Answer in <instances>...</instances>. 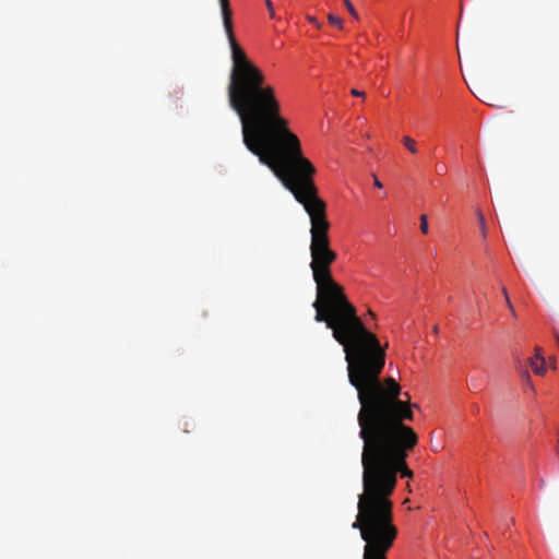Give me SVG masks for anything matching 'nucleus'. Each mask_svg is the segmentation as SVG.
I'll use <instances>...</instances> for the list:
<instances>
[{"label": "nucleus", "instance_id": "obj_1", "mask_svg": "<svg viewBox=\"0 0 559 559\" xmlns=\"http://www.w3.org/2000/svg\"><path fill=\"white\" fill-rule=\"evenodd\" d=\"M530 364L534 372L537 374H543L546 371V362L539 349L536 350L535 358L530 359Z\"/></svg>", "mask_w": 559, "mask_h": 559}, {"label": "nucleus", "instance_id": "obj_2", "mask_svg": "<svg viewBox=\"0 0 559 559\" xmlns=\"http://www.w3.org/2000/svg\"><path fill=\"white\" fill-rule=\"evenodd\" d=\"M403 143L411 153H413V154L417 153L416 144L413 139H411L409 136H404Z\"/></svg>", "mask_w": 559, "mask_h": 559}, {"label": "nucleus", "instance_id": "obj_3", "mask_svg": "<svg viewBox=\"0 0 559 559\" xmlns=\"http://www.w3.org/2000/svg\"><path fill=\"white\" fill-rule=\"evenodd\" d=\"M328 19L331 24H333L340 28L343 27V21L338 16H336L334 14H329Z\"/></svg>", "mask_w": 559, "mask_h": 559}, {"label": "nucleus", "instance_id": "obj_4", "mask_svg": "<svg viewBox=\"0 0 559 559\" xmlns=\"http://www.w3.org/2000/svg\"><path fill=\"white\" fill-rule=\"evenodd\" d=\"M420 230L424 233V234H427L428 233V218H427V215L423 214L420 216Z\"/></svg>", "mask_w": 559, "mask_h": 559}, {"label": "nucleus", "instance_id": "obj_5", "mask_svg": "<svg viewBox=\"0 0 559 559\" xmlns=\"http://www.w3.org/2000/svg\"><path fill=\"white\" fill-rule=\"evenodd\" d=\"M344 3L348 10V12L355 17L357 19L358 17V14L354 8V5L352 4V2L349 0H344Z\"/></svg>", "mask_w": 559, "mask_h": 559}, {"label": "nucleus", "instance_id": "obj_6", "mask_svg": "<svg viewBox=\"0 0 559 559\" xmlns=\"http://www.w3.org/2000/svg\"><path fill=\"white\" fill-rule=\"evenodd\" d=\"M265 4H266V8H267L270 17L271 19H276V14H275L272 1L271 0H265Z\"/></svg>", "mask_w": 559, "mask_h": 559}, {"label": "nucleus", "instance_id": "obj_7", "mask_svg": "<svg viewBox=\"0 0 559 559\" xmlns=\"http://www.w3.org/2000/svg\"><path fill=\"white\" fill-rule=\"evenodd\" d=\"M477 216H478V221H479V225H480L481 231L485 235V233H486V223H485L484 215L480 212H478Z\"/></svg>", "mask_w": 559, "mask_h": 559}, {"label": "nucleus", "instance_id": "obj_8", "mask_svg": "<svg viewBox=\"0 0 559 559\" xmlns=\"http://www.w3.org/2000/svg\"><path fill=\"white\" fill-rule=\"evenodd\" d=\"M308 21L310 23H312L316 27L320 28L321 27V23L314 17V16H307Z\"/></svg>", "mask_w": 559, "mask_h": 559}, {"label": "nucleus", "instance_id": "obj_9", "mask_svg": "<svg viewBox=\"0 0 559 559\" xmlns=\"http://www.w3.org/2000/svg\"><path fill=\"white\" fill-rule=\"evenodd\" d=\"M436 170L438 174H443L447 170V167L444 164L439 163L436 165Z\"/></svg>", "mask_w": 559, "mask_h": 559}, {"label": "nucleus", "instance_id": "obj_10", "mask_svg": "<svg viewBox=\"0 0 559 559\" xmlns=\"http://www.w3.org/2000/svg\"><path fill=\"white\" fill-rule=\"evenodd\" d=\"M350 94H352L353 96H356V97H364V96H365V93H364V92H361V91H359V90H357V88H353V90L350 91Z\"/></svg>", "mask_w": 559, "mask_h": 559}, {"label": "nucleus", "instance_id": "obj_11", "mask_svg": "<svg viewBox=\"0 0 559 559\" xmlns=\"http://www.w3.org/2000/svg\"><path fill=\"white\" fill-rule=\"evenodd\" d=\"M373 185H374V187H377L379 189L383 188L382 182L376 176H373Z\"/></svg>", "mask_w": 559, "mask_h": 559}, {"label": "nucleus", "instance_id": "obj_12", "mask_svg": "<svg viewBox=\"0 0 559 559\" xmlns=\"http://www.w3.org/2000/svg\"><path fill=\"white\" fill-rule=\"evenodd\" d=\"M503 294H504V296H506V299H507L508 305L511 307L510 299H509V297H508V295H507V290H506V288H503Z\"/></svg>", "mask_w": 559, "mask_h": 559}]
</instances>
